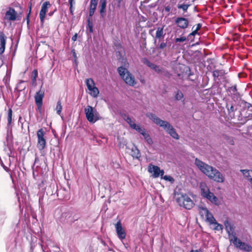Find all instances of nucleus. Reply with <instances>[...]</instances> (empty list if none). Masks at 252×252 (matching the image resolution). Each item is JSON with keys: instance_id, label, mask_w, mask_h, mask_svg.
<instances>
[{"instance_id": "79ce46f5", "label": "nucleus", "mask_w": 252, "mask_h": 252, "mask_svg": "<svg viewBox=\"0 0 252 252\" xmlns=\"http://www.w3.org/2000/svg\"><path fill=\"white\" fill-rule=\"evenodd\" d=\"M163 179L166 181H170V182L174 181L173 178L170 176L165 175L163 177Z\"/></svg>"}, {"instance_id": "5701e85b", "label": "nucleus", "mask_w": 252, "mask_h": 252, "mask_svg": "<svg viewBox=\"0 0 252 252\" xmlns=\"http://www.w3.org/2000/svg\"><path fill=\"white\" fill-rule=\"evenodd\" d=\"M244 177L252 184V170H241Z\"/></svg>"}, {"instance_id": "f8f14e48", "label": "nucleus", "mask_w": 252, "mask_h": 252, "mask_svg": "<svg viewBox=\"0 0 252 252\" xmlns=\"http://www.w3.org/2000/svg\"><path fill=\"white\" fill-rule=\"evenodd\" d=\"M224 225L225 229L228 234L229 239L230 241L236 238V233L235 232V226L229 220H226L224 221Z\"/></svg>"}, {"instance_id": "a878e982", "label": "nucleus", "mask_w": 252, "mask_h": 252, "mask_svg": "<svg viewBox=\"0 0 252 252\" xmlns=\"http://www.w3.org/2000/svg\"><path fill=\"white\" fill-rule=\"evenodd\" d=\"M206 221L210 224H213V223H216V219L211 212H209L206 216L205 217Z\"/></svg>"}, {"instance_id": "3c124183", "label": "nucleus", "mask_w": 252, "mask_h": 252, "mask_svg": "<svg viewBox=\"0 0 252 252\" xmlns=\"http://www.w3.org/2000/svg\"><path fill=\"white\" fill-rule=\"evenodd\" d=\"M164 9L166 12H169L170 10V7L168 6H166Z\"/></svg>"}, {"instance_id": "a211bd4d", "label": "nucleus", "mask_w": 252, "mask_h": 252, "mask_svg": "<svg viewBox=\"0 0 252 252\" xmlns=\"http://www.w3.org/2000/svg\"><path fill=\"white\" fill-rule=\"evenodd\" d=\"M127 152L133 158L138 159L141 157L140 151L135 145H132L131 147L127 148Z\"/></svg>"}, {"instance_id": "6e6d98bb", "label": "nucleus", "mask_w": 252, "mask_h": 252, "mask_svg": "<svg viewBox=\"0 0 252 252\" xmlns=\"http://www.w3.org/2000/svg\"><path fill=\"white\" fill-rule=\"evenodd\" d=\"M140 82L143 83V84H145V80L144 79H141L140 80Z\"/></svg>"}, {"instance_id": "7ed1b4c3", "label": "nucleus", "mask_w": 252, "mask_h": 252, "mask_svg": "<svg viewBox=\"0 0 252 252\" xmlns=\"http://www.w3.org/2000/svg\"><path fill=\"white\" fill-rule=\"evenodd\" d=\"M84 112L87 120L91 123L94 124L101 119L96 109L90 105H88L85 108Z\"/></svg>"}, {"instance_id": "72a5a7b5", "label": "nucleus", "mask_w": 252, "mask_h": 252, "mask_svg": "<svg viewBox=\"0 0 252 252\" xmlns=\"http://www.w3.org/2000/svg\"><path fill=\"white\" fill-rule=\"evenodd\" d=\"M88 22V26L89 29V31L90 32H92L93 31V24L92 20L91 18H89L87 20Z\"/></svg>"}, {"instance_id": "864d4df0", "label": "nucleus", "mask_w": 252, "mask_h": 252, "mask_svg": "<svg viewBox=\"0 0 252 252\" xmlns=\"http://www.w3.org/2000/svg\"><path fill=\"white\" fill-rule=\"evenodd\" d=\"M69 2L70 6L71 5H71L73 6V0H69Z\"/></svg>"}, {"instance_id": "6e6552de", "label": "nucleus", "mask_w": 252, "mask_h": 252, "mask_svg": "<svg viewBox=\"0 0 252 252\" xmlns=\"http://www.w3.org/2000/svg\"><path fill=\"white\" fill-rule=\"evenodd\" d=\"M237 248L241 250L249 252L252 250V247L249 244L242 242L237 237L235 238L233 240L230 241Z\"/></svg>"}, {"instance_id": "c756f323", "label": "nucleus", "mask_w": 252, "mask_h": 252, "mask_svg": "<svg viewBox=\"0 0 252 252\" xmlns=\"http://www.w3.org/2000/svg\"><path fill=\"white\" fill-rule=\"evenodd\" d=\"M25 83L23 81H20L17 85L16 89L19 91H22L26 88L25 86H23V84Z\"/></svg>"}, {"instance_id": "4c0bfd02", "label": "nucleus", "mask_w": 252, "mask_h": 252, "mask_svg": "<svg viewBox=\"0 0 252 252\" xmlns=\"http://www.w3.org/2000/svg\"><path fill=\"white\" fill-rule=\"evenodd\" d=\"M12 111L11 109L8 110V124L10 125L12 121Z\"/></svg>"}, {"instance_id": "f03ea898", "label": "nucleus", "mask_w": 252, "mask_h": 252, "mask_svg": "<svg viewBox=\"0 0 252 252\" xmlns=\"http://www.w3.org/2000/svg\"><path fill=\"white\" fill-rule=\"evenodd\" d=\"M146 116L155 124L163 127L167 133L170 134V135L173 138L176 139H178L179 138V135L176 133L175 129L168 122L161 120L155 114L152 113H147Z\"/></svg>"}, {"instance_id": "aec40b11", "label": "nucleus", "mask_w": 252, "mask_h": 252, "mask_svg": "<svg viewBox=\"0 0 252 252\" xmlns=\"http://www.w3.org/2000/svg\"><path fill=\"white\" fill-rule=\"evenodd\" d=\"M138 132L143 135L148 145H152L153 144V141L152 139L143 127Z\"/></svg>"}, {"instance_id": "2f4dec72", "label": "nucleus", "mask_w": 252, "mask_h": 252, "mask_svg": "<svg viewBox=\"0 0 252 252\" xmlns=\"http://www.w3.org/2000/svg\"><path fill=\"white\" fill-rule=\"evenodd\" d=\"M189 6V4H178L177 5V7L179 9H182L185 12L187 11L188 9Z\"/></svg>"}, {"instance_id": "4d7b16f0", "label": "nucleus", "mask_w": 252, "mask_h": 252, "mask_svg": "<svg viewBox=\"0 0 252 252\" xmlns=\"http://www.w3.org/2000/svg\"><path fill=\"white\" fill-rule=\"evenodd\" d=\"M2 166H3V168H4L5 170H7V168L6 166H4V165H3Z\"/></svg>"}, {"instance_id": "39448f33", "label": "nucleus", "mask_w": 252, "mask_h": 252, "mask_svg": "<svg viewBox=\"0 0 252 252\" xmlns=\"http://www.w3.org/2000/svg\"><path fill=\"white\" fill-rule=\"evenodd\" d=\"M176 201L180 206L188 210L191 209L194 205L193 201L186 194L179 195Z\"/></svg>"}, {"instance_id": "c9c22d12", "label": "nucleus", "mask_w": 252, "mask_h": 252, "mask_svg": "<svg viewBox=\"0 0 252 252\" xmlns=\"http://www.w3.org/2000/svg\"><path fill=\"white\" fill-rule=\"evenodd\" d=\"M228 109V113H229V115H230V116L233 117L234 116V108L233 107V106L232 105H231L230 106V107H228L227 108Z\"/></svg>"}, {"instance_id": "c03bdc74", "label": "nucleus", "mask_w": 252, "mask_h": 252, "mask_svg": "<svg viewBox=\"0 0 252 252\" xmlns=\"http://www.w3.org/2000/svg\"><path fill=\"white\" fill-rule=\"evenodd\" d=\"M95 9L93 8H90L89 10V16L92 17L94 13Z\"/></svg>"}, {"instance_id": "58836bf2", "label": "nucleus", "mask_w": 252, "mask_h": 252, "mask_svg": "<svg viewBox=\"0 0 252 252\" xmlns=\"http://www.w3.org/2000/svg\"><path fill=\"white\" fill-rule=\"evenodd\" d=\"M213 224H214L215 225L214 229L216 230L219 231L222 229V225L218 223L216 221V223H213Z\"/></svg>"}, {"instance_id": "f257e3e1", "label": "nucleus", "mask_w": 252, "mask_h": 252, "mask_svg": "<svg viewBox=\"0 0 252 252\" xmlns=\"http://www.w3.org/2000/svg\"><path fill=\"white\" fill-rule=\"evenodd\" d=\"M195 164L198 168L210 179L218 183H222L224 178L222 174L215 168L207 164L201 160L196 158Z\"/></svg>"}, {"instance_id": "0eeeda50", "label": "nucleus", "mask_w": 252, "mask_h": 252, "mask_svg": "<svg viewBox=\"0 0 252 252\" xmlns=\"http://www.w3.org/2000/svg\"><path fill=\"white\" fill-rule=\"evenodd\" d=\"M45 131L42 128H40L37 131V147L39 150H43L46 145V141L44 138Z\"/></svg>"}, {"instance_id": "c85d7f7f", "label": "nucleus", "mask_w": 252, "mask_h": 252, "mask_svg": "<svg viewBox=\"0 0 252 252\" xmlns=\"http://www.w3.org/2000/svg\"><path fill=\"white\" fill-rule=\"evenodd\" d=\"M224 73L223 70H216L213 72V75L215 78H218L220 76H222Z\"/></svg>"}, {"instance_id": "dca6fc26", "label": "nucleus", "mask_w": 252, "mask_h": 252, "mask_svg": "<svg viewBox=\"0 0 252 252\" xmlns=\"http://www.w3.org/2000/svg\"><path fill=\"white\" fill-rule=\"evenodd\" d=\"M17 13L14 9L9 7L6 12L5 19L8 21H15Z\"/></svg>"}, {"instance_id": "4be33fe9", "label": "nucleus", "mask_w": 252, "mask_h": 252, "mask_svg": "<svg viewBox=\"0 0 252 252\" xmlns=\"http://www.w3.org/2000/svg\"><path fill=\"white\" fill-rule=\"evenodd\" d=\"M44 94V91L40 90L37 93H36L35 95V102L38 106H41L42 105Z\"/></svg>"}, {"instance_id": "412c9836", "label": "nucleus", "mask_w": 252, "mask_h": 252, "mask_svg": "<svg viewBox=\"0 0 252 252\" xmlns=\"http://www.w3.org/2000/svg\"><path fill=\"white\" fill-rule=\"evenodd\" d=\"M6 36L2 32L0 33V55L2 54L5 50L6 44Z\"/></svg>"}, {"instance_id": "20e7f679", "label": "nucleus", "mask_w": 252, "mask_h": 252, "mask_svg": "<svg viewBox=\"0 0 252 252\" xmlns=\"http://www.w3.org/2000/svg\"><path fill=\"white\" fill-rule=\"evenodd\" d=\"M118 71L125 83L130 86H134L136 84V81L134 77L127 70V69L123 66H120L118 68Z\"/></svg>"}, {"instance_id": "de8ad7c7", "label": "nucleus", "mask_w": 252, "mask_h": 252, "mask_svg": "<svg viewBox=\"0 0 252 252\" xmlns=\"http://www.w3.org/2000/svg\"><path fill=\"white\" fill-rule=\"evenodd\" d=\"M77 34L75 33L72 37V40L75 41L77 39Z\"/></svg>"}, {"instance_id": "b1692460", "label": "nucleus", "mask_w": 252, "mask_h": 252, "mask_svg": "<svg viewBox=\"0 0 252 252\" xmlns=\"http://www.w3.org/2000/svg\"><path fill=\"white\" fill-rule=\"evenodd\" d=\"M106 6V0H100V13L102 17L105 15V9Z\"/></svg>"}, {"instance_id": "ea45409f", "label": "nucleus", "mask_w": 252, "mask_h": 252, "mask_svg": "<svg viewBox=\"0 0 252 252\" xmlns=\"http://www.w3.org/2000/svg\"><path fill=\"white\" fill-rule=\"evenodd\" d=\"M187 38L185 36H181L180 37L176 38L175 39L176 42H182L186 41Z\"/></svg>"}, {"instance_id": "13d9d810", "label": "nucleus", "mask_w": 252, "mask_h": 252, "mask_svg": "<svg viewBox=\"0 0 252 252\" xmlns=\"http://www.w3.org/2000/svg\"><path fill=\"white\" fill-rule=\"evenodd\" d=\"M233 90L236 91V86H234V87H233Z\"/></svg>"}, {"instance_id": "7c9ffc66", "label": "nucleus", "mask_w": 252, "mask_h": 252, "mask_svg": "<svg viewBox=\"0 0 252 252\" xmlns=\"http://www.w3.org/2000/svg\"><path fill=\"white\" fill-rule=\"evenodd\" d=\"M56 110L57 111V113L58 115H61L62 110V106L60 100L58 101L57 102Z\"/></svg>"}, {"instance_id": "1a4fd4ad", "label": "nucleus", "mask_w": 252, "mask_h": 252, "mask_svg": "<svg viewBox=\"0 0 252 252\" xmlns=\"http://www.w3.org/2000/svg\"><path fill=\"white\" fill-rule=\"evenodd\" d=\"M86 85L90 91V94L94 97H97L99 94V91L98 88L95 86L94 80L91 78L87 79Z\"/></svg>"}, {"instance_id": "e433bc0d", "label": "nucleus", "mask_w": 252, "mask_h": 252, "mask_svg": "<svg viewBox=\"0 0 252 252\" xmlns=\"http://www.w3.org/2000/svg\"><path fill=\"white\" fill-rule=\"evenodd\" d=\"M37 76H38L37 70L36 69H34L32 71V80L33 82H35Z\"/></svg>"}, {"instance_id": "09e8293b", "label": "nucleus", "mask_w": 252, "mask_h": 252, "mask_svg": "<svg viewBox=\"0 0 252 252\" xmlns=\"http://www.w3.org/2000/svg\"><path fill=\"white\" fill-rule=\"evenodd\" d=\"M202 25L201 24H198L197 25V27H196V30H197V31H198V30H199L201 27Z\"/></svg>"}, {"instance_id": "5fc2aeb1", "label": "nucleus", "mask_w": 252, "mask_h": 252, "mask_svg": "<svg viewBox=\"0 0 252 252\" xmlns=\"http://www.w3.org/2000/svg\"><path fill=\"white\" fill-rule=\"evenodd\" d=\"M199 251H200V250H191L189 252H199Z\"/></svg>"}, {"instance_id": "423d86ee", "label": "nucleus", "mask_w": 252, "mask_h": 252, "mask_svg": "<svg viewBox=\"0 0 252 252\" xmlns=\"http://www.w3.org/2000/svg\"><path fill=\"white\" fill-rule=\"evenodd\" d=\"M202 196L208 199L211 203L215 205H219L218 198L214 195L213 193L210 192L209 188L205 184H202L200 185Z\"/></svg>"}, {"instance_id": "4468645a", "label": "nucleus", "mask_w": 252, "mask_h": 252, "mask_svg": "<svg viewBox=\"0 0 252 252\" xmlns=\"http://www.w3.org/2000/svg\"><path fill=\"white\" fill-rule=\"evenodd\" d=\"M115 228L119 238L121 240L125 239L126 237V233L122 227L120 220L118 221L115 224Z\"/></svg>"}, {"instance_id": "49530a36", "label": "nucleus", "mask_w": 252, "mask_h": 252, "mask_svg": "<svg viewBox=\"0 0 252 252\" xmlns=\"http://www.w3.org/2000/svg\"><path fill=\"white\" fill-rule=\"evenodd\" d=\"M31 6H30V11H29V13H28V15H27V24H29V15L31 13Z\"/></svg>"}, {"instance_id": "ddd939ff", "label": "nucleus", "mask_w": 252, "mask_h": 252, "mask_svg": "<svg viewBox=\"0 0 252 252\" xmlns=\"http://www.w3.org/2000/svg\"><path fill=\"white\" fill-rule=\"evenodd\" d=\"M124 120L127 122V124L129 125V126L132 128L137 132L143 127L139 125L136 124L135 123V120L130 118L129 116L125 115L123 117Z\"/></svg>"}, {"instance_id": "8fccbe9b", "label": "nucleus", "mask_w": 252, "mask_h": 252, "mask_svg": "<svg viewBox=\"0 0 252 252\" xmlns=\"http://www.w3.org/2000/svg\"><path fill=\"white\" fill-rule=\"evenodd\" d=\"M246 118H248L249 119H252V113H249L246 115Z\"/></svg>"}, {"instance_id": "a18cd8bd", "label": "nucleus", "mask_w": 252, "mask_h": 252, "mask_svg": "<svg viewBox=\"0 0 252 252\" xmlns=\"http://www.w3.org/2000/svg\"><path fill=\"white\" fill-rule=\"evenodd\" d=\"M197 30H195L194 31H193L191 33H190L189 34V36H194L195 34H196L197 33Z\"/></svg>"}, {"instance_id": "bb28decb", "label": "nucleus", "mask_w": 252, "mask_h": 252, "mask_svg": "<svg viewBox=\"0 0 252 252\" xmlns=\"http://www.w3.org/2000/svg\"><path fill=\"white\" fill-rule=\"evenodd\" d=\"M165 35L163 32V27H158L157 28V30L156 34V38L160 39L161 38H163Z\"/></svg>"}, {"instance_id": "cd10ccee", "label": "nucleus", "mask_w": 252, "mask_h": 252, "mask_svg": "<svg viewBox=\"0 0 252 252\" xmlns=\"http://www.w3.org/2000/svg\"><path fill=\"white\" fill-rule=\"evenodd\" d=\"M5 144H6V146L9 150H11V149L12 147V139L11 136L9 134H7L6 136V142Z\"/></svg>"}, {"instance_id": "a19ab883", "label": "nucleus", "mask_w": 252, "mask_h": 252, "mask_svg": "<svg viewBox=\"0 0 252 252\" xmlns=\"http://www.w3.org/2000/svg\"><path fill=\"white\" fill-rule=\"evenodd\" d=\"M244 107L252 112V105L251 103L246 102Z\"/></svg>"}, {"instance_id": "9b49d317", "label": "nucleus", "mask_w": 252, "mask_h": 252, "mask_svg": "<svg viewBox=\"0 0 252 252\" xmlns=\"http://www.w3.org/2000/svg\"><path fill=\"white\" fill-rule=\"evenodd\" d=\"M148 171L152 174V177L154 178H158L159 176L162 177L164 173L163 170H161L159 167L152 164L149 165Z\"/></svg>"}, {"instance_id": "603ef678", "label": "nucleus", "mask_w": 252, "mask_h": 252, "mask_svg": "<svg viewBox=\"0 0 252 252\" xmlns=\"http://www.w3.org/2000/svg\"><path fill=\"white\" fill-rule=\"evenodd\" d=\"M69 10H70V13L73 15V6H72L71 5L70 6Z\"/></svg>"}, {"instance_id": "9d476101", "label": "nucleus", "mask_w": 252, "mask_h": 252, "mask_svg": "<svg viewBox=\"0 0 252 252\" xmlns=\"http://www.w3.org/2000/svg\"><path fill=\"white\" fill-rule=\"evenodd\" d=\"M86 85L90 91V94L94 97H97L99 94V91L98 88L95 86L94 80L91 78L87 79Z\"/></svg>"}, {"instance_id": "473e14b6", "label": "nucleus", "mask_w": 252, "mask_h": 252, "mask_svg": "<svg viewBox=\"0 0 252 252\" xmlns=\"http://www.w3.org/2000/svg\"><path fill=\"white\" fill-rule=\"evenodd\" d=\"M175 97L176 100H180L183 98L184 95L181 91H178L176 93Z\"/></svg>"}, {"instance_id": "bf43d9fd", "label": "nucleus", "mask_w": 252, "mask_h": 252, "mask_svg": "<svg viewBox=\"0 0 252 252\" xmlns=\"http://www.w3.org/2000/svg\"><path fill=\"white\" fill-rule=\"evenodd\" d=\"M119 2V3H121V2L123 0H117Z\"/></svg>"}, {"instance_id": "f704fd0d", "label": "nucleus", "mask_w": 252, "mask_h": 252, "mask_svg": "<svg viewBox=\"0 0 252 252\" xmlns=\"http://www.w3.org/2000/svg\"><path fill=\"white\" fill-rule=\"evenodd\" d=\"M98 0H91L90 8L96 9Z\"/></svg>"}, {"instance_id": "f3484780", "label": "nucleus", "mask_w": 252, "mask_h": 252, "mask_svg": "<svg viewBox=\"0 0 252 252\" xmlns=\"http://www.w3.org/2000/svg\"><path fill=\"white\" fill-rule=\"evenodd\" d=\"M175 23L178 27L182 29H185L189 26V21L187 19L183 17H178L175 20Z\"/></svg>"}, {"instance_id": "2eb2a0df", "label": "nucleus", "mask_w": 252, "mask_h": 252, "mask_svg": "<svg viewBox=\"0 0 252 252\" xmlns=\"http://www.w3.org/2000/svg\"><path fill=\"white\" fill-rule=\"evenodd\" d=\"M50 6L51 4L49 1H45L43 3L41 6V9L39 13V17L42 23L44 22L46 13Z\"/></svg>"}, {"instance_id": "6ab92c4d", "label": "nucleus", "mask_w": 252, "mask_h": 252, "mask_svg": "<svg viewBox=\"0 0 252 252\" xmlns=\"http://www.w3.org/2000/svg\"><path fill=\"white\" fill-rule=\"evenodd\" d=\"M144 63L146 64L148 67H149L152 69L155 70L158 73H162V68L160 67L159 66L156 65L155 64L150 62L148 59H144Z\"/></svg>"}, {"instance_id": "052dcab7", "label": "nucleus", "mask_w": 252, "mask_h": 252, "mask_svg": "<svg viewBox=\"0 0 252 252\" xmlns=\"http://www.w3.org/2000/svg\"><path fill=\"white\" fill-rule=\"evenodd\" d=\"M52 13H50L49 15L51 16V15H52Z\"/></svg>"}, {"instance_id": "37998d69", "label": "nucleus", "mask_w": 252, "mask_h": 252, "mask_svg": "<svg viewBox=\"0 0 252 252\" xmlns=\"http://www.w3.org/2000/svg\"><path fill=\"white\" fill-rule=\"evenodd\" d=\"M166 46H167V43L162 42L160 44L158 48L159 49H163L164 48H165Z\"/></svg>"}, {"instance_id": "393cba45", "label": "nucleus", "mask_w": 252, "mask_h": 252, "mask_svg": "<svg viewBox=\"0 0 252 252\" xmlns=\"http://www.w3.org/2000/svg\"><path fill=\"white\" fill-rule=\"evenodd\" d=\"M198 211L200 215L202 218H205L209 212V211L206 207L202 206H199L198 207Z\"/></svg>"}]
</instances>
